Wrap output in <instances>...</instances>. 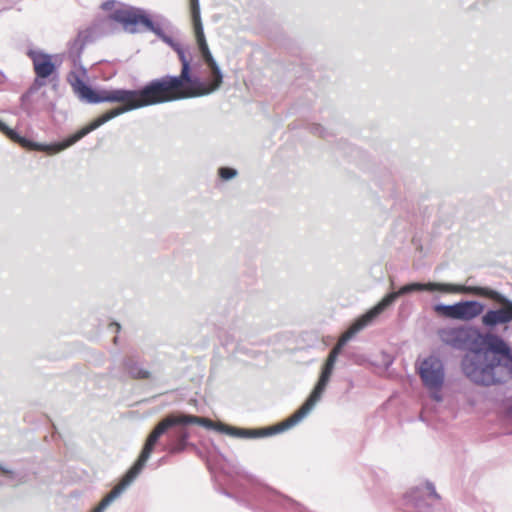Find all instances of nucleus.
<instances>
[{"instance_id": "4468645a", "label": "nucleus", "mask_w": 512, "mask_h": 512, "mask_svg": "<svg viewBox=\"0 0 512 512\" xmlns=\"http://www.w3.org/2000/svg\"><path fill=\"white\" fill-rule=\"evenodd\" d=\"M423 385L429 390H441L445 380V370L442 361L430 356L425 358L418 370Z\"/></svg>"}, {"instance_id": "20e7f679", "label": "nucleus", "mask_w": 512, "mask_h": 512, "mask_svg": "<svg viewBox=\"0 0 512 512\" xmlns=\"http://www.w3.org/2000/svg\"><path fill=\"white\" fill-rule=\"evenodd\" d=\"M456 291V294L481 297L488 299L495 304H501L500 307L489 308L486 311L484 310L482 313L481 323L483 327L489 330L488 332H492L496 327L507 325L512 321V309L507 303L512 300L501 292L488 286L465 284H459Z\"/></svg>"}, {"instance_id": "f257e3e1", "label": "nucleus", "mask_w": 512, "mask_h": 512, "mask_svg": "<svg viewBox=\"0 0 512 512\" xmlns=\"http://www.w3.org/2000/svg\"><path fill=\"white\" fill-rule=\"evenodd\" d=\"M463 375L480 387L505 385L512 380V347L500 335L485 332L474 354H465L460 362Z\"/></svg>"}, {"instance_id": "f03ea898", "label": "nucleus", "mask_w": 512, "mask_h": 512, "mask_svg": "<svg viewBox=\"0 0 512 512\" xmlns=\"http://www.w3.org/2000/svg\"><path fill=\"white\" fill-rule=\"evenodd\" d=\"M132 110H136L134 105L114 107L92 120L88 125L67 136L62 141L53 142L50 144L34 142L24 136H21L16 130L10 128L9 126L8 130L5 132V135L13 142L28 150L44 151L48 154H56L74 145L83 137L96 130L106 122Z\"/></svg>"}, {"instance_id": "58836bf2", "label": "nucleus", "mask_w": 512, "mask_h": 512, "mask_svg": "<svg viewBox=\"0 0 512 512\" xmlns=\"http://www.w3.org/2000/svg\"><path fill=\"white\" fill-rule=\"evenodd\" d=\"M163 20H164L168 25H170V24H171V23H170V21H168V20H166V19H164V18H163Z\"/></svg>"}, {"instance_id": "a878e982", "label": "nucleus", "mask_w": 512, "mask_h": 512, "mask_svg": "<svg viewBox=\"0 0 512 512\" xmlns=\"http://www.w3.org/2000/svg\"><path fill=\"white\" fill-rule=\"evenodd\" d=\"M237 175H238V171H237L235 168H232V167L224 166V167H220V168L218 169V176H219L223 181H229V180H232V179H234Z\"/></svg>"}, {"instance_id": "2f4dec72", "label": "nucleus", "mask_w": 512, "mask_h": 512, "mask_svg": "<svg viewBox=\"0 0 512 512\" xmlns=\"http://www.w3.org/2000/svg\"><path fill=\"white\" fill-rule=\"evenodd\" d=\"M431 391H432V392H431L430 397H431L434 401H436V402H441V401L443 400V397H442V395H441V393H440V390H431Z\"/></svg>"}, {"instance_id": "72a5a7b5", "label": "nucleus", "mask_w": 512, "mask_h": 512, "mask_svg": "<svg viewBox=\"0 0 512 512\" xmlns=\"http://www.w3.org/2000/svg\"><path fill=\"white\" fill-rule=\"evenodd\" d=\"M6 130H8V125L0 119V132L5 135Z\"/></svg>"}, {"instance_id": "39448f33", "label": "nucleus", "mask_w": 512, "mask_h": 512, "mask_svg": "<svg viewBox=\"0 0 512 512\" xmlns=\"http://www.w3.org/2000/svg\"><path fill=\"white\" fill-rule=\"evenodd\" d=\"M68 81L73 92L84 103L125 102L123 106H131L139 100L138 89H95L74 71L68 74Z\"/></svg>"}, {"instance_id": "ddd939ff", "label": "nucleus", "mask_w": 512, "mask_h": 512, "mask_svg": "<svg viewBox=\"0 0 512 512\" xmlns=\"http://www.w3.org/2000/svg\"><path fill=\"white\" fill-rule=\"evenodd\" d=\"M434 312L444 318L460 321H471L482 315L485 304L478 300H460L453 304L437 303Z\"/></svg>"}, {"instance_id": "4c0bfd02", "label": "nucleus", "mask_w": 512, "mask_h": 512, "mask_svg": "<svg viewBox=\"0 0 512 512\" xmlns=\"http://www.w3.org/2000/svg\"><path fill=\"white\" fill-rule=\"evenodd\" d=\"M81 69L83 70V73H86V68L84 66H81Z\"/></svg>"}, {"instance_id": "a211bd4d", "label": "nucleus", "mask_w": 512, "mask_h": 512, "mask_svg": "<svg viewBox=\"0 0 512 512\" xmlns=\"http://www.w3.org/2000/svg\"><path fill=\"white\" fill-rule=\"evenodd\" d=\"M427 498L440 499L435 486L431 481H426L424 486H416L406 493V501L418 512H430L431 505Z\"/></svg>"}, {"instance_id": "393cba45", "label": "nucleus", "mask_w": 512, "mask_h": 512, "mask_svg": "<svg viewBox=\"0 0 512 512\" xmlns=\"http://www.w3.org/2000/svg\"><path fill=\"white\" fill-rule=\"evenodd\" d=\"M190 12L195 36L204 34L199 0H190Z\"/></svg>"}, {"instance_id": "0eeeda50", "label": "nucleus", "mask_w": 512, "mask_h": 512, "mask_svg": "<svg viewBox=\"0 0 512 512\" xmlns=\"http://www.w3.org/2000/svg\"><path fill=\"white\" fill-rule=\"evenodd\" d=\"M140 14H127L126 16H122V14H117L116 16L119 18L121 22L125 25L129 24H139L142 25L147 31L154 33L163 43L169 46L178 56V59L181 63V70L186 71L192 68L191 61L192 57L189 52V47H183L178 41L169 36L164 32L161 25L155 23L148 12L145 9L137 10Z\"/></svg>"}, {"instance_id": "f8f14e48", "label": "nucleus", "mask_w": 512, "mask_h": 512, "mask_svg": "<svg viewBox=\"0 0 512 512\" xmlns=\"http://www.w3.org/2000/svg\"><path fill=\"white\" fill-rule=\"evenodd\" d=\"M151 456V452L143 445L141 452L132 466L126 471L122 477L120 483L115 486L108 494L104 496L97 507L94 508L93 512H104L105 509L110 506L121 494L134 482L139 474L144 469L148 459Z\"/></svg>"}, {"instance_id": "7c9ffc66", "label": "nucleus", "mask_w": 512, "mask_h": 512, "mask_svg": "<svg viewBox=\"0 0 512 512\" xmlns=\"http://www.w3.org/2000/svg\"><path fill=\"white\" fill-rule=\"evenodd\" d=\"M116 4V0H106L101 4V9L104 11H111Z\"/></svg>"}, {"instance_id": "c85d7f7f", "label": "nucleus", "mask_w": 512, "mask_h": 512, "mask_svg": "<svg viewBox=\"0 0 512 512\" xmlns=\"http://www.w3.org/2000/svg\"><path fill=\"white\" fill-rule=\"evenodd\" d=\"M333 370H334V367L323 364L319 378H321L323 380H327L329 382L330 378L332 376Z\"/></svg>"}, {"instance_id": "9d476101", "label": "nucleus", "mask_w": 512, "mask_h": 512, "mask_svg": "<svg viewBox=\"0 0 512 512\" xmlns=\"http://www.w3.org/2000/svg\"><path fill=\"white\" fill-rule=\"evenodd\" d=\"M177 423H190V425L196 424L213 430L218 428V425H215L210 419L207 418L198 417L181 411L169 413L155 424L144 442V445L151 452V454L153 453L155 446L159 443V440L162 437V433L166 430V428Z\"/></svg>"}, {"instance_id": "6ab92c4d", "label": "nucleus", "mask_w": 512, "mask_h": 512, "mask_svg": "<svg viewBox=\"0 0 512 512\" xmlns=\"http://www.w3.org/2000/svg\"><path fill=\"white\" fill-rule=\"evenodd\" d=\"M188 425H190V423H177L166 428L162 433V436H167V443L163 446V449L170 454H178L184 451L190 437V433L187 429Z\"/></svg>"}, {"instance_id": "1a4fd4ad", "label": "nucleus", "mask_w": 512, "mask_h": 512, "mask_svg": "<svg viewBox=\"0 0 512 512\" xmlns=\"http://www.w3.org/2000/svg\"><path fill=\"white\" fill-rule=\"evenodd\" d=\"M438 337L445 345L466 354H474L480 347L485 333L473 326L445 327L438 330Z\"/></svg>"}, {"instance_id": "7ed1b4c3", "label": "nucleus", "mask_w": 512, "mask_h": 512, "mask_svg": "<svg viewBox=\"0 0 512 512\" xmlns=\"http://www.w3.org/2000/svg\"><path fill=\"white\" fill-rule=\"evenodd\" d=\"M141 9L142 8L134 6H129L127 9H116L113 12H111L107 17L96 19L90 27L83 30H79L77 36L69 43V58L73 61L74 64L80 62L82 53L88 44L93 43L96 37H101L113 33L114 22L121 24L124 30L131 34L137 33L138 30L136 26L138 24L125 25L123 22L119 20V18L116 15L122 14V16H126L127 14H140L137 10Z\"/></svg>"}, {"instance_id": "9b49d317", "label": "nucleus", "mask_w": 512, "mask_h": 512, "mask_svg": "<svg viewBox=\"0 0 512 512\" xmlns=\"http://www.w3.org/2000/svg\"><path fill=\"white\" fill-rule=\"evenodd\" d=\"M176 76L179 87L178 98L180 100L209 95L219 90L223 83L219 82L218 78L211 74L209 80L205 81L199 76L192 74V68L180 71V74Z\"/></svg>"}, {"instance_id": "412c9836", "label": "nucleus", "mask_w": 512, "mask_h": 512, "mask_svg": "<svg viewBox=\"0 0 512 512\" xmlns=\"http://www.w3.org/2000/svg\"><path fill=\"white\" fill-rule=\"evenodd\" d=\"M375 319L368 315V311L356 318L349 326V328L342 334L336 345L331 349L333 352H337L339 355L344 346L350 341L358 332L363 330Z\"/></svg>"}, {"instance_id": "cd10ccee", "label": "nucleus", "mask_w": 512, "mask_h": 512, "mask_svg": "<svg viewBox=\"0 0 512 512\" xmlns=\"http://www.w3.org/2000/svg\"><path fill=\"white\" fill-rule=\"evenodd\" d=\"M310 131L312 134L318 135L323 138L328 136V131L320 124H312L310 126Z\"/></svg>"}, {"instance_id": "e433bc0d", "label": "nucleus", "mask_w": 512, "mask_h": 512, "mask_svg": "<svg viewBox=\"0 0 512 512\" xmlns=\"http://www.w3.org/2000/svg\"><path fill=\"white\" fill-rule=\"evenodd\" d=\"M51 81H55L52 85L53 89H56L58 87V78L57 79H53V78H49Z\"/></svg>"}, {"instance_id": "f3484780", "label": "nucleus", "mask_w": 512, "mask_h": 512, "mask_svg": "<svg viewBox=\"0 0 512 512\" xmlns=\"http://www.w3.org/2000/svg\"><path fill=\"white\" fill-rule=\"evenodd\" d=\"M216 431L236 438L258 439L273 436L287 431L283 422L262 428H239L227 424H218Z\"/></svg>"}, {"instance_id": "6e6552de", "label": "nucleus", "mask_w": 512, "mask_h": 512, "mask_svg": "<svg viewBox=\"0 0 512 512\" xmlns=\"http://www.w3.org/2000/svg\"><path fill=\"white\" fill-rule=\"evenodd\" d=\"M459 284L441 283V282H410L401 286L397 291L387 293L377 304H375L368 311V315L376 319L388 307H390L397 298L413 293V292H441V293H454L456 294Z\"/></svg>"}, {"instance_id": "f704fd0d", "label": "nucleus", "mask_w": 512, "mask_h": 512, "mask_svg": "<svg viewBox=\"0 0 512 512\" xmlns=\"http://www.w3.org/2000/svg\"><path fill=\"white\" fill-rule=\"evenodd\" d=\"M0 471H1L2 473L6 474V475H12V474H13V471H12V470L5 468V467H4V466H2L1 464H0Z\"/></svg>"}, {"instance_id": "4be33fe9", "label": "nucleus", "mask_w": 512, "mask_h": 512, "mask_svg": "<svg viewBox=\"0 0 512 512\" xmlns=\"http://www.w3.org/2000/svg\"><path fill=\"white\" fill-rule=\"evenodd\" d=\"M195 38L199 52L205 65L210 70V74L218 78L219 82H223V72L209 49L205 34L196 35Z\"/></svg>"}, {"instance_id": "b1692460", "label": "nucleus", "mask_w": 512, "mask_h": 512, "mask_svg": "<svg viewBox=\"0 0 512 512\" xmlns=\"http://www.w3.org/2000/svg\"><path fill=\"white\" fill-rule=\"evenodd\" d=\"M123 366L133 379L145 380L151 378V372L143 368L133 356L125 357L123 359Z\"/></svg>"}, {"instance_id": "423d86ee", "label": "nucleus", "mask_w": 512, "mask_h": 512, "mask_svg": "<svg viewBox=\"0 0 512 512\" xmlns=\"http://www.w3.org/2000/svg\"><path fill=\"white\" fill-rule=\"evenodd\" d=\"M138 92L139 100L133 104L135 109L180 100L176 75L167 74L152 79L138 88Z\"/></svg>"}, {"instance_id": "dca6fc26", "label": "nucleus", "mask_w": 512, "mask_h": 512, "mask_svg": "<svg viewBox=\"0 0 512 512\" xmlns=\"http://www.w3.org/2000/svg\"><path fill=\"white\" fill-rule=\"evenodd\" d=\"M328 383L329 382L327 380L318 378L315 386L313 387L312 391L310 392L309 396L306 398L304 403L293 414H291L288 418L282 421L287 430L296 426L307 415L310 414V412L315 408L317 403L321 400Z\"/></svg>"}, {"instance_id": "473e14b6", "label": "nucleus", "mask_w": 512, "mask_h": 512, "mask_svg": "<svg viewBox=\"0 0 512 512\" xmlns=\"http://www.w3.org/2000/svg\"><path fill=\"white\" fill-rule=\"evenodd\" d=\"M32 95H33V94H28V90H27L25 93H23V94L21 95V97H20V100H21V102H22V105H24V104H25V103L30 99V97H31Z\"/></svg>"}, {"instance_id": "5701e85b", "label": "nucleus", "mask_w": 512, "mask_h": 512, "mask_svg": "<svg viewBox=\"0 0 512 512\" xmlns=\"http://www.w3.org/2000/svg\"><path fill=\"white\" fill-rule=\"evenodd\" d=\"M259 497L266 499L267 501L275 502L283 507L292 508L299 512H306V508L296 500L280 494L278 491L270 488L264 487L259 492Z\"/></svg>"}, {"instance_id": "2eb2a0df", "label": "nucleus", "mask_w": 512, "mask_h": 512, "mask_svg": "<svg viewBox=\"0 0 512 512\" xmlns=\"http://www.w3.org/2000/svg\"><path fill=\"white\" fill-rule=\"evenodd\" d=\"M328 383L329 382L327 380L318 378L315 386L313 387L312 391L310 392L309 396L306 398L304 403L293 414H291L288 418L282 421L287 430L296 426L307 415L310 414V412L315 408L317 403L321 400Z\"/></svg>"}, {"instance_id": "bb28decb", "label": "nucleus", "mask_w": 512, "mask_h": 512, "mask_svg": "<svg viewBox=\"0 0 512 512\" xmlns=\"http://www.w3.org/2000/svg\"><path fill=\"white\" fill-rule=\"evenodd\" d=\"M47 78H39V76L35 75V79L28 88V94H35L38 92L43 86L47 84Z\"/></svg>"}, {"instance_id": "c9c22d12", "label": "nucleus", "mask_w": 512, "mask_h": 512, "mask_svg": "<svg viewBox=\"0 0 512 512\" xmlns=\"http://www.w3.org/2000/svg\"><path fill=\"white\" fill-rule=\"evenodd\" d=\"M110 326H111L112 328H115V331H116V332H119V331H120V329H121L120 324H119V323H117V322H112V323L110 324Z\"/></svg>"}, {"instance_id": "c756f323", "label": "nucleus", "mask_w": 512, "mask_h": 512, "mask_svg": "<svg viewBox=\"0 0 512 512\" xmlns=\"http://www.w3.org/2000/svg\"><path fill=\"white\" fill-rule=\"evenodd\" d=\"M338 356L339 355L337 354V352H333L330 350L324 364L335 367V363L337 361Z\"/></svg>"}, {"instance_id": "aec40b11", "label": "nucleus", "mask_w": 512, "mask_h": 512, "mask_svg": "<svg viewBox=\"0 0 512 512\" xmlns=\"http://www.w3.org/2000/svg\"><path fill=\"white\" fill-rule=\"evenodd\" d=\"M27 55L32 60L33 69L39 78L57 79L58 65L53 61V56L39 50H29Z\"/></svg>"}]
</instances>
